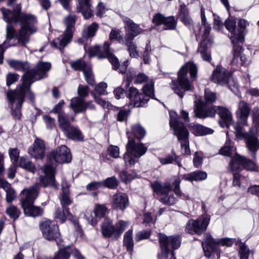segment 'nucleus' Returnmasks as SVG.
<instances>
[{
    "label": "nucleus",
    "mask_w": 259,
    "mask_h": 259,
    "mask_svg": "<svg viewBox=\"0 0 259 259\" xmlns=\"http://www.w3.org/2000/svg\"><path fill=\"white\" fill-rule=\"evenodd\" d=\"M217 113L220 117V124L223 127L229 126L232 123V115L231 112L226 108L221 106H216Z\"/></svg>",
    "instance_id": "nucleus-29"
},
{
    "label": "nucleus",
    "mask_w": 259,
    "mask_h": 259,
    "mask_svg": "<svg viewBox=\"0 0 259 259\" xmlns=\"http://www.w3.org/2000/svg\"><path fill=\"white\" fill-rule=\"evenodd\" d=\"M45 150L46 146L44 141L37 138L29 148L28 153L36 159H42L45 156Z\"/></svg>",
    "instance_id": "nucleus-25"
},
{
    "label": "nucleus",
    "mask_w": 259,
    "mask_h": 259,
    "mask_svg": "<svg viewBox=\"0 0 259 259\" xmlns=\"http://www.w3.org/2000/svg\"><path fill=\"white\" fill-rule=\"evenodd\" d=\"M78 4L77 6V12L81 13L84 19H87L93 16V11L92 9V5L90 0H78Z\"/></svg>",
    "instance_id": "nucleus-31"
},
{
    "label": "nucleus",
    "mask_w": 259,
    "mask_h": 259,
    "mask_svg": "<svg viewBox=\"0 0 259 259\" xmlns=\"http://www.w3.org/2000/svg\"><path fill=\"white\" fill-rule=\"evenodd\" d=\"M150 186L154 193L157 195L162 196L159 199V201L163 204L172 205L177 202V199L173 194L168 195L170 191L174 190V181L172 182H162L160 180H156L153 183H151Z\"/></svg>",
    "instance_id": "nucleus-8"
},
{
    "label": "nucleus",
    "mask_w": 259,
    "mask_h": 259,
    "mask_svg": "<svg viewBox=\"0 0 259 259\" xmlns=\"http://www.w3.org/2000/svg\"><path fill=\"white\" fill-rule=\"evenodd\" d=\"M242 157V156L236 154L233 157L229 164L228 170L233 173V178H239L241 176L238 173L241 170V166H242V162H240L235 158Z\"/></svg>",
    "instance_id": "nucleus-36"
},
{
    "label": "nucleus",
    "mask_w": 259,
    "mask_h": 259,
    "mask_svg": "<svg viewBox=\"0 0 259 259\" xmlns=\"http://www.w3.org/2000/svg\"><path fill=\"white\" fill-rule=\"evenodd\" d=\"M19 166L33 173L35 171V168L34 164L29 159L24 157H21L19 162Z\"/></svg>",
    "instance_id": "nucleus-52"
},
{
    "label": "nucleus",
    "mask_w": 259,
    "mask_h": 259,
    "mask_svg": "<svg viewBox=\"0 0 259 259\" xmlns=\"http://www.w3.org/2000/svg\"><path fill=\"white\" fill-rule=\"evenodd\" d=\"M152 231L150 229L143 230L138 232L135 235L136 241L139 242L142 240L147 239L150 237Z\"/></svg>",
    "instance_id": "nucleus-61"
},
{
    "label": "nucleus",
    "mask_w": 259,
    "mask_h": 259,
    "mask_svg": "<svg viewBox=\"0 0 259 259\" xmlns=\"http://www.w3.org/2000/svg\"><path fill=\"white\" fill-rule=\"evenodd\" d=\"M5 21L9 24L6 27V39L0 45V64L3 63L4 55L7 49L14 45L8 43L14 38L22 45L30 40V36L37 31L36 17L32 14L21 12V4L15 6L11 11L5 8L1 9Z\"/></svg>",
    "instance_id": "nucleus-2"
},
{
    "label": "nucleus",
    "mask_w": 259,
    "mask_h": 259,
    "mask_svg": "<svg viewBox=\"0 0 259 259\" xmlns=\"http://www.w3.org/2000/svg\"><path fill=\"white\" fill-rule=\"evenodd\" d=\"M65 104L63 100H61L57 104H56L54 108L51 111V112L58 114V121L59 124L62 121L66 120L69 118V117L66 113L62 111V107Z\"/></svg>",
    "instance_id": "nucleus-43"
},
{
    "label": "nucleus",
    "mask_w": 259,
    "mask_h": 259,
    "mask_svg": "<svg viewBox=\"0 0 259 259\" xmlns=\"http://www.w3.org/2000/svg\"><path fill=\"white\" fill-rule=\"evenodd\" d=\"M128 205V197L126 194L118 193L113 196L112 207L113 208L123 211Z\"/></svg>",
    "instance_id": "nucleus-27"
},
{
    "label": "nucleus",
    "mask_w": 259,
    "mask_h": 259,
    "mask_svg": "<svg viewBox=\"0 0 259 259\" xmlns=\"http://www.w3.org/2000/svg\"><path fill=\"white\" fill-rule=\"evenodd\" d=\"M249 22L244 19H239L237 23V30L236 34L230 36L231 44H237L242 45L244 41L245 36L248 33L247 27Z\"/></svg>",
    "instance_id": "nucleus-18"
},
{
    "label": "nucleus",
    "mask_w": 259,
    "mask_h": 259,
    "mask_svg": "<svg viewBox=\"0 0 259 259\" xmlns=\"http://www.w3.org/2000/svg\"><path fill=\"white\" fill-rule=\"evenodd\" d=\"M107 210L108 209L105 205L97 204L95 206L93 211L95 217L89 213L85 214L84 217L90 224L95 226L101 219L105 218Z\"/></svg>",
    "instance_id": "nucleus-24"
},
{
    "label": "nucleus",
    "mask_w": 259,
    "mask_h": 259,
    "mask_svg": "<svg viewBox=\"0 0 259 259\" xmlns=\"http://www.w3.org/2000/svg\"><path fill=\"white\" fill-rule=\"evenodd\" d=\"M111 43L109 41H105L102 46L95 45L89 49L88 53L89 56L92 57L97 56L98 59L108 58L112 55L113 50L110 48Z\"/></svg>",
    "instance_id": "nucleus-21"
},
{
    "label": "nucleus",
    "mask_w": 259,
    "mask_h": 259,
    "mask_svg": "<svg viewBox=\"0 0 259 259\" xmlns=\"http://www.w3.org/2000/svg\"><path fill=\"white\" fill-rule=\"evenodd\" d=\"M152 21L156 25L163 24L164 30H174L177 24L174 16L165 17L160 14H156L153 17Z\"/></svg>",
    "instance_id": "nucleus-23"
},
{
    "label": "nucleus",
    "mask_w": 259,
    "mask_h": 259,
    "mask_svg": "<svg viewBox=\"0 0 259 259\" xmlns=\"http://www.w3.org/2000/svg\"><path fill=\"white\" fill-rule=\"evenodd\" d=\"M204 103L206 104H211L213 103L217 99V95L215 93L211 92L208 89H205L204 91Z\"/></svg>",
    "instance_id": "nucleus-57"
},
{
    "label": "nucleus",
    "mask_w": 259,
    "mask_h": 259,
    "mask_svg": "<svg viewBox=\"0 0 259 259\" xmlns=\"http://www.w3.org/2000/svg\"><path fill=\"white\" fill-rule=\"evenodd\" d=\"M69 107L75 113L85 112L84 99L75 97L70 100Z\"/></svg>",
    "instance_id": "nucleus-38"
},
{
    "label": "nucleus",
    "mask_w": 259,
    "mask_h": 259,
    "mask_svg": "<svg viewBox=\"0 0 259 259\" xmlns=\"http://www.w3.org/2000/svg\"><path fill=\"white\" fill-rule=\"evenodd\" d=\"M205 241L213 253L217 252L218 251V245L220 244L218 243V241L215 242L214 239L210 235H206V239Z\"/></svg>",
    "instance_id": "nucleus-59"
},
{
    "label": "nucleus",
    "mask_w": 259,
    "mask_h": 259,
    "mask_svg": "<svg viewBox=\"0 0 259 259\" xmlns=\"http://www.w3.org/2000/svg\"><path fill=\"white\" fill-rule=\"evenodd\" d=\"M188 72L192 78L196 77L197 70L195 64L192 63L185 64L179 71L178 80H173L171 81L172 90L181 98L184 97L186 92L192 91L194 90L193 83L187 77Z\"/></svg>",
    "instance_id": "nucleus-4"
},
{
    "label": "nucleus",
    "mask_w": 259,
    "mask_h": 259,
    "mask_svg": "<svg viewBox=\"0 0 259 259\" xmlns=\"http://www.w3.org/2000/svg\"><path fill=\"white\" fill-rule=\"evenodd\" d=\"M225 26L226 29L231 33L230 36L236 34V22L235 20L228 19L225 21Z\"/></svg>",
    "instance_id": "nucleus-63"
},
{
    "label": "nucleus",
    "mask_w": 259,
    "mask_h": 259,
    "mask_svg": "<svg viewBox=\"0 0 259 259\" xmlns=\"http://www.w3.org/2000/svg\"><path fill=\"white\" fill-rule=\"evenodd\" d=\"M181 179H175L174 181V189L173 192L177 197L184 200H191L189 195L183 193L180 189Z\"/></svg>",
    "instance_id": "nucleus-46"
},
{
    "label": "nucleus",
    "mask_w": 259,
    "mask_h": 259,
    "mask_svg": "<svg viewBox=\"0 0 259 259\" xmlns=\"http://www.w3.org/2000/svg\"><path fill=\"white\" fill-rule=\"evenodd\" d=\"M207 105L203 101L195 102L194 112L196 117L205 118L213 117L215 116L217 113L216 106H207Z\"/></svg>",
    "instance_id": "nucleus-20"
},
{
    "label": "nucleus",
    "mask_w": 259,
    "mask_h": 259,
    "mask_svg": "<svg viewBox=\"0 0 259 259\" xmlns=\"http://www.w3.org/2000/svg\"><path fill=\"white\" fill-rule=\"evenodd\" d=\"M231 73L226 68L221 66H217L213 70L210 79L214 83L225 85L228 84L232 79Z\"/></svg>",
    "instance_id": "nucleus-16"
},
{
    "label": "nucleus",
    "mask_w": 259,
    "mask_h": 259,
    "mask_svg": "<svg viewBox=\"0 0 259 259\" xmlns=\"http://www.w3.org/2000/svg\"><path fill=\"white\" fill-rule=\"evenodd\" d=\"M210 221V216L202 214L197 219H190L186 224L185 231L191 234H202L207 229Z\"/></svg>",
    "instance_id": "nucleus-12"
},
{
    "label": "nucleus",
    "mask_w": 259,
    "mask_h": 259,
    "mask_svg": "<svg viewBox=\"0 0 259 259\" xmlns=\"http://www.w3.org/2000/svg\"><path fill=\"white\" fill-rule=\"evenodd\" d=\"M5 21L9 24L6 27V39L0 45V64L3 63L4 55L7 49L14 45L8 43L14 38L22 45L30 40V36L37 31L36 17L32 14L21 12V4L15 6L11 11L5 8L1 9Z\"/></svg>",
    "instance_id": "nucleus-1"
},
{
    "label": "nucleus",
    "mask_w": 259,
    "mask_h": 259,
    "mask_svg": "<svg viewBox=\"0 0 259 259\" xmlns=\"http://www.w3.org/2000/svg\"><path fill=\"white\" fill-rule=\"evenodd\" d=\"M63 244L59 247V250L56 252L52 259H69L70 255L72 252V249L70 245L62 247Z\"/></svg>",
    "instance_id": "nucleus-42"
},
{
    "label": "nucleus",
    "mask_w": 259,
    "mask_h": 259,
    "mask_svg": "<svg viewBox=\"0 0 259 259\" xmlns=\"http://www.w3.org/2000/svg\"><path fill=\"white\" fill-rule=\"evenodd\" d=\"M240 162H242V166L247 170L255 171L257 170L256 164L251 160L245 156L237 157L235 158Z\"/></svg>",
    "instance_id": "nucleus-45"
},
{
    "label": "nucleus",
    "mask_w": 259,
    "mask_h": 259,
    "mask_svg": "<svg viewBox=\"0 0 259 259\" xmlns=\"http://www.w3.org/2000/svg\"><path fill=\"white\" fill-rule=\"evenodd\" d=\"M43 171L46 175V178H55L56 170L53 166L50 164L46 165L43 168Z\"/></svg>",
    "instance_id": "nucleus-64"
},
{
    "label": "nucleus",
    "mask_w": 259,
    "mask_h": 259,
    "mask_svg": "<svg viewBox=\"0 0 259 259\" xmlns=\"http://www.w3.org/2000/svg\"><path fill=\"white\" fill-rule=\"evenodd\" d=\"M7 62L11 68L16 70L23 71L25 73L30 70L29 64L27 62L14 59H9L7 60Z\"/></svg>",
    "instance_id": "nucleus-40"
},
{
    "label": "nucleus",
    "mask_w": 259,
    "mask_h": 259,
    "mask_svg": "<svg viewBox=\"0 0 259 259\" xmlns=\"http://www.w3.org/2000/svg\"><path fill=\"white\" fill-rule=\"evenodd\" d=\"M203 28L202 40L198 47L197 52L200 54L201 58L204 61L210 62L211 57L208 47L213 43L212 37L210 35L211 28L210 25L204 26Z\"/></svg>",
    "instance_id": "nucleus-13"
},
{
    "label": "nucleus",
    "mask_w": 259,
    "mask_h": 259,
    "mask_svg": "<svg viewBox=\"0 0 259 259\" xmlns=\"http://www.w3.org/2000/svg\"><path fill=\"white\" fill-rule=\"evenodd\" d=\"M159 242L161 249V254L164 259L168 258L170 253L168 245L174 249L179 248L181 244V238L179 236H167L162 233H159L158 235Z\"/></svg>",
    "instance_id": "nucleus-14"
},
{
    "label": "nucleus",
    "mask_w": 259,
    "mask_h": 259,
    "mask_svg": "<svg viewBox=\"0 0 259 259\" xmlns=\"http://www.w3.org/2000/svg\"><path fill=\"white\" fill-rule=\"evenodd\" d=\"M40 182L39 183L40 188L42 186L45 188L49 187L57 190L59 189V184L56 179H39Z\"/></svg>",
    "instance_id": "nucleus-51"
},
{
    "label": "nucleus",
    "mask_w": 259,
    "mask_h": 259,
    "mask_svg": "<svg viewBox=\"0 0 259 259\" xmlns=\"http://www.w3.org/2000/svg\"><path fill=\"white\" fill-rule=\"evenodd\" d=\"M39 190V185L35 183L29 188L24 189L21 192L20 204L24 214L27 217L36 218L41 216L44 213L42 207L34 205Z\"/></svg>",
    "instance_id": "nucleus-5"
},
{
    "label": "nucleus",
    "mask_w": 259,
    "mask_h": 259,
    "mask_svg": "<svg viewBox=\"0 0 259 259\" xmlns=\"http://www.w3.org/2000/svg\"><path fill=\"white\" fill-rule=\"evenodd\" d=\"M244 139L248 153L253 160H256V152L259 150V140L256 135L253 134L252 130H250L249 134L246 135Z\"/></svg>",
    "instance_id": "nucleus-22"
},
{
    "label": "nucleus",
    "mask_w": 259,
    "mask_h": 259,
    "mask_svg": "<svg viewBox=\"0 0 259 259\" xmlns=\"http://www.w3.org/2000/svg\"><path fill=\"white\" fill-rule=\"evenodd\" d=\"M246 123H243L242 120L238 119V122L235 126L234 128L236 132V136L237 138H241L246 137V135L249 134V133H245L243 129V126L246 125Z\"/></svg>",
    "instance_id": "nucleus-54"
},
{
    "label": "nucleus",
    "mask_w": 259,
    "mask_h": 259,
    "mask_svg": "<svg viewBox=\"0 0 259 259\" xmlns=\"http://www.w3.org/2000/svg\"><path fill=\"white\" fill-rule=\"evenodd\" d=\"M179 158V157L174 153L171 155H168L165 158H159V161L162 164H167L176 161L178 164L180 165Z\"/></svg>",
    "instance_id": "nucleus-62"
},
{
    "label": "nucleus",
    "mask_w": 259,
    "mask_h": 259,
    "mask_svg": "<svg viewBox=\"0 0 259 259\" xmlns=\"http://www.w3.org/2000/svg\"><path fill=\"white\" fill-rule=\"evenodd\" d=\"M238 242H240L239 249L238 251L240 259H248L250 253V250L248 246L241 242V240H238Z\"/></svg>",
    "instance_id": "nucleus-53"
},
{
    "label": "nucleus",
    "mask_w": 259,
    "mask_h": 259,
    "mask_svg": "<svg viewBox=\"0 0 259 259\" xmlns=\"http://www.w3.org/2000/svg\"><path fill=\"white\" fill-rule=\"evenodd\" d=\"M233 45L232 54L233 56V59L230 63V65L232 68L235 70L239 68L240 67V62L239 61L240 59V53L243 51V48L242 45L232 44Z\"/></svg>",
    "instance_id": "nucleus-35"
},
{
    "label": "nucleus",
    "mask_w": 259,
    "mask_h": 259,
    "mask_svg": "<svg viewBox=\"0 0 259 259\" xmlns=\"http://www.w3.org/2000/svg\"><path fill=\"white\" fill-rule=\"evenodd\" d=\"M128 139L123 159L125 164L133 166L138 162L139 159L146 153L148 148L141 142L136 143L133 138L128 137Z\"/></svg>",
    "instance_id": "nucleus-7"
},
{
    "label": "nucleus",
    "mask_w": 259,
    "mask_h": 259,
    "mask_svg": "<svg viewBox=\"0 0 259 259\" xmlns=\"http://www.w3.org/2000/svg\"><path fill=\"white\" fill-rule=\"evenodd\" d=\"M72 37V35L64 32L63 34L60 35L52 41L51 45L54 48L62 50L70 42Z\"/></svg>",
    "instance_id": "nucleus-30"
},
{
    "label": "nucleus",
    "mask_w": 259,
    "mask_h": 259,
    "mask_svg": "<svg viewBox=\"0 0 259 259\" xmlns=\"http://www.w3.org/2000/svg\"><path fill=\"white\" fill-rule=\"evenodd\" d=\"M133 230H128L124 235L123 244V246L126 248V251L132 254L134 249V241L133 239Z\"/></svg>",
    "instance_id": "nucleus-41"
},
{
    "label": "nucleus",
    "mask_w": 259,
    "mask_h": 259,
    "mask_svg": "<svg viewBox=\"0 0 259 259\" xmlns=\"http://www.w3.org/2000/svg\"><path fill=\"white\" fill-rule=\"evenodd\" d=\"M172 114L170 113V126L180 143L182 154L184 155H189L191 154L189 141V133L184 124L180 122L177 117H173Z\"/></svg>",
    "instance_id": "nucleus-6"
},
{
    "label": "nucleus",
    "mask_w": 259,
    "mask_h": 259,
    "mask_svg": "<svg viewBox=\"0 0 259 259\" xmlns=\"http://www.w3.org/2000/svg\"><path fill=\"white\" fill-rule=\"evenodd\" d=\"M51 64L48 62H39L36 69H32L25 73L22 76H27L28 79L34 81L44 77L45 74L51 69Z\"/></svg>",
    "instance_id": "nucleus-17"
},
{
    "label": "nucleus",
    "mask_w": 259,
    "mask_h": 259,
    "mask_svg": "<svg viewBox=\"0 0 259 259\" xmlns=\"http://www.w3.org/2000/svg\"><path fill=\"white\" fill-rule=\"evenodd\" d=\"M7 98L9 100V105L11 108V114L15 120H20L22 113L21 109L23 104H20L19 100L14 97H10V92H7Z\"/></svg>",
    "instance_id": "nucleus-28"
},
{
    "label": "nucleus",
    "mask_w": 259,
    "mask_h": 259,
    "mask_svg": "<svg viewBox=\"0 0 259 259\" xmlns=\"http://www.w3.org/2000/svg\"><path fill=\"white\" fill-rule=\"evenodd\" d=\"M0 188L3 189L6 193V200L7 203H11L16 198V191L6 179H0Z\"/></svg>",
    "instance_id": "nucleus-32"
},
{
    "label": "nucleus",
    "mask_w": 259,
    "mask_h": 259,
    "mask_svg": "<svg viewBox=\"0 0 259 259\" xmlns=\"http://www.w3.org/2000/svg\"><path fill=\"white\" fill-rule=\"evenodd\" d=\"M128 81H133L135 84H146L143 87V93H140L134 87H131L126 91V96L130 100V104L134 107L143 106L149 100L150 97L154 95V81L144 73H139L134 76L127 78Z\"/></svg>",
    "instance_id": "nucleus-3"
},
{
    "label": "nucleus",
    "mask_w": 259,
    "mask_h": 259,
    "mask_svg": "<svg viewBox=\"0 0 259 259\" xmlns=\"http://www.w3.org/2000/svg\"><path fill=\"white\" fill-rule=\"evenodd\" d=\"M132 134L138 140L144 138L146 135L145 128L140 124H135L131 126Z\"/></svg>",
    "instance_id": "nucleus-47"
},
{
    "label": "nucleus",
    "mask_w": 259,
    "mask_h": 259,
    "mask_svg": "<svg viewBox=\"0 0 259 259\" xmlns=\"http://www.w3.org/2000/svg\"><path fill=\"white\" fill-rule=\"evenodd\" d=\"M236 150V148L234 146V143L230 140H228L224 146L220 150V153L223 155L231 156Z\"/></svg>",
    "instance_id": "nucleus-44"
},
{
    "label": "nucleus",
    "mask_w": 259,
    "mask_h": 259,
    "mask_svg": "<svg viewBox=\"0 0 259 259\" xmlns=\"http://www.w3.org/2000/svg\"><path fill=\"white\" fill-rule=\"evenodd\" d=\"M189 127L196 136L211 134L213 132L212 129L197 123H192L189 125Z\"/></svg>",
    "instance_id": "nucleus-37"
},
{
    "label": "nucleus",
    "mask_w": 259,
    "mask_h": 259,
    "mask_svg": "<svg viewBox=\"0 0 259 259\" xmlns=\"http://www.w3.org/2000/svg\"><path fill=\"white\" fill-rule=\"evenodd\" d=\"M109 38L110 41L116 40L119 43H122L123 41V38L121 35V31L116 28L111 29Z\"/></svg>",
    "instance_id": "nucleus-56"
},
{
    "label": "nucleus",
    "mask_w": 259,
    "mask_h": 259,
    "mask_svg": "<svg viewBox=\"0 0 259 259\" xmlns=\"http://www.w3.org/2000/svg\"><path fill=\"white\" fill-rule=\"evenodd\" d=\"M49 158L51 161L60 163H69L72 160L70 150L65 145L53 151L50 154Z\"/></svg>",
    "instance_id": "nucleus-19"
},
{
    "label": "nucleus",
    "mask_w": 259,
    "mask_h": 259,
    "mask_svg": "<svg viewBox=\"0 0 259 259\" xmlns=\"http://www.w3.org/2000/svg\"><path fill=\"white\" fill-rule=\"evenodd\" d=\"M125 46L127 48V51L130 56L132 58H137L139 56V52L137 50V47L136 44L133 42V40L125 39L124 41Z\"/></svg>",
    "instance_id": "nucleus-48"
},
{
    "label": "nucleus",
    "mask_w": 259,
    "mask_h": 259,
    "mask_svg": "<svg viewBox=\"0 0 259 259\" xmlns=\"http://www.w3.org/2000/svg\"><path fill=\"white\" fill-rule=\"evenodd\" d=\"M6 213L14 221L17 220L21 214L20 209L13 205H11L7 208Z\"/></svg>",
    "instance_id": "nucleus-49"
},
{
    "label": "nucleus",
    "mask_w": 259,
    "mask_h": 259,
    "mask_svg": "<svg viewBox=\"0 0 259 259\" xmlns=\"http://www.w3.org/2000/svg\"><path fill=\"white\" fill-rule=\"evenodd\" d=\"M73 120L74 117H71L70 119L69 118L62 121L59 124V127L67 139L76 141H82L84 136L77 126L71 123V121Z\"/></svg>",
    "instance_id": "nucleus-15"
},
{
    "label": "nucleus",
    "mask_w": 259,
    "mask_h": 259,
    "mask_svg": "<svg viewBox=\"0 0 259 259\" xmlns=\"http://www.w3.org/2000/svg\"><path fill=\"white\" fill-rule=\"evenodd\" d=\"M71 67L76 71H82L86 70L87 68L90 66V65L87 63L85 61L78 59L75 61L71 62L70 63Z\"/></svg>",
    "instance_id": "nucleus-50"
},
{
    "label": "nucleus",
    "mask_w": 259,
    "mask_h": 259,
    "mask_svg": "<svg viewBox=\"0 0 259 259\" xmlns=\"http://www.w3.org/2000/svg\"><path fill=\"white\" fill-rule=\"evenodd\" d=\"M83 74L87 83L92 86L95 85L96 81L91 65L88 68H87L86 70L83 72Z\"/></svg>",
    "instance_id": "nucleus-55"
},
{
    "label": "nucleus",
    "mask_w": 259,
    "mask_h": 259,
    "mask_svg": "<svg viewBox=\"0 0 259 259\" xmlns=\"http://www.w3.org/2000/svg\"><path fill=\"white\" fill-rule=\"evenodd\" d=\"M178 19H179L180 20L189 28H191L192 27V19L190 16L188 8L184 4L180 5L179 11Z\"/></svg>",
    "instance_id": "nucleus-34"
},
{
    "label": "nucleus",
    "mask_w": 259,
    "mask_h": 259,
    "mask_svg": "<svg viewBox=\"0 0 259 259\" xmlns=\"http://www.w3.org/2000/svg\"><path fill=\"white\" fill-rule=\"evenodd\" d=\"M250 109L247 103L241 101L239 103L236 115L238 119L242 120L243 123H246L250 113Z\"/></svg>",
    "instance_id": "nucleus-33"
},
{
    "label": "nucleus",
    "mask_w": 259,
    "mask_h": 259,
    "mask_svg": "<svg viewBox=\"0 0 259 259\" xmlns=\"http://www.w3.org/2000/svg\"><path fill=\"white\" fill-rule=\"evenodd\" d=\"M127 226V223L123 220H119L113 225L112 221L107 217L101 225V233L104 238L117 240L124 231Z\"/></svg>",
    "instance_id": "nucleus-10"
},
{
    "label": "nucleus",
    "mask_w": 259,
    "mask_h": 259,
    "mask_svg": "<svg viewBox=\"0 0 259 259\" xmlns=\"http://www.w3.org/2000/svg\"><path fill=\"white\" fill-rule=\"evenodd\" d=\"M69 210V208H62V210L61 209H58L56 210L55 213V218L59 219L61 223H64L67 219V212L66 210Z\"/></svg>",
    "instance_id": "nucleus-60"
},
{
    "label": "nucleus",
    "mask_w": 259,
    "mask_h": 259,
    "mask_svg": "<svg viewBox=\"0 0 259 259\" xmlns=\"http://www.w3.org/2000/svg\"><path fill=\"white\" fill-rule=\"evenodd\" d=\"M99 28L98 24L96 22H93L89 25L87 29H84L83 31H85V35L86 38H90L93 37Z\"/></svg>",
    "instance_id": "nucleus-58"
},
{
    "label": "nucleus",
    "mask_w": 259,
    "mask_h": 259,
    "mask_svg": "<svg viewBox=\"0 0 259 259\" xmlns=\"http://www.w3.org/2000/svg\"><path fill=\"white\" fill-rule=\"evenodd\" d=\"M40 229L44 238L49 241L55 240L58 247L62 245L63 239L59 226L55 221L47 220L40 224Z\"/></svg>",
    "instance_id": "nucleus-11"
},
{
    "label": "nucleus",
    "mask_w": 259,
    "mask_h": 259,
    "mask_svg": "<svg viewBox=\"0 0 259 259\" xmlns=\"http://www.w3.org/2000/svg\"><path fill=\"white\" fill-rule=\"evenodd\" d=\"M123 22L125 23V27L127 30L125 39H128L129 38L131 40H134L136 36L141 33L142 29L129 18L125 17L123 19Z\"/></svg>",
    "instance_id": "nucleus-26"
},
{
    "label": "nucleus",
    "mask_w": 259,
    "mask_h": 259,
    "mask_svg": "<svg viewBox=\"0 0 259 259\" xmlns=\"http://www.w3.org/2000/svg\"><path fill=\"white\" fill-rule=\"evenodd\" d=\"M76 19V16L72 14H70L64 18L63 22L66 26L64 32L73 35Z\"/></svg>",
    "instance_id": "nucleus-39"
},
{
    "label": "nucleus",
    "mask_w": 259,
    "mask_h": 259,
    "mask_svg": "<svg viewBox=\"0 0 259 259\" xmlns=\"http://www.w3.org/2000/svg\"><path fill=\"white\" fill-rule=\"evenodd\" d=\"M27 76H22L21 79V83L19 84L14 90L8 91L10 97H14L19 100L20 104H23L25 97L27 98L31 104L35 101V95L31 90V86L34 82L33 80L28 79Z\"/></svg>",
    "instance_id": "nucleus-9"
}]
</instances>
